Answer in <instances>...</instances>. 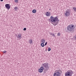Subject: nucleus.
<instances>
[{
  "label": "nucleus",
  "mask_w": 76,
  "mask_h": 76,
  "mask_svg": "<svg viewBox=\"0 0 76 76\" xmlns=\"http://www.w3.org/2000/svg\"><path fill=\"white\" fill-rule=\"evenodd\" d=\"M50 20L51 22H53V23H56V22H58V18H57V17H53V16H51L50 17Z\"/></svg>",
  "instance_id": "f257e3e1"
},
{
  "label": "nucleus",
  "mask_w": 76,
  "mask_h": 76,
  "mask_svg": "<svg viewBox=\"0 0 76 76\" xmlns=\"http://www.w3.org/2000/svg\"><path fill=\"white\" fill-rule=\"evenodd\" d=\"M75 25L73 24H70L67 27V29L69 31H72L75 29Z\"/></svg>",
  "instance_id": "f03ea898"
},
{
  "label": "nucleus",
  "mask_w": 76,
  "mask_h": 76,
  "mask_svg": "<svg viewBox=\"0 0 76 76\" xmlns=\"http://www.w3.org/2000/svg\"><path fill=\"white\" fill-rule=\"evenodd\" d=\"M62 71L60 69L57 70L56 72H55L53 74V76H60V73L61 74Z\"/></svg>",
  "instance_id": "7ed1b4c3"
},
{
  "label": "nucleus",
  "mask_w": 76,
  "mask_h": 76,
  "mask_svg": "<svg viewBox=\"0 0 76 76\" xmlns=\"http://www.w3.org/2000/svg\"><path fill=\"white\" fill-rule=\"evenodd\" d=\"M72 75L73 71L72 70L68 71L65 73V76H72Z\"/></svg>",
  "instance_id": "20e7f679"
},
{
  "label": "nucleus",
  "mask_w": 76,
  "mask_h": 76,
  "mask_svg": "<svg viewBox=\"0 0 76 76\" xmlns=\"http://www.w3.org/2000/svg\"><path fill=\"white\" fill-rule=\"evenodd\" d=\"M70 9H67L64 13V15L66 17H68L70 15Z\"/></svg>",
  "instance_id": "39448f33"
},
{
  "label": "nucleus",
  "mask_w": 76,
  "mask_h": 76,
  "mask_svg": "<svg viewBox=\"0 0 76 76\" xmlns=\"http://www.w3.org/2000/svg\"><path fill=\"white\" fill-rule=\"evenodd\" d=\"M42 67H45L47 69V70H48V69H49V67H48V63H45L42 64Z\"/></svg>",
  "instance_id": "423d86ee"
},
{
  "label": "nucleus",
  "mask_w": 76,
  "mask_h": 76,
  "mask_svg": "<svg viewBox=\"0 0 76 76\" xmlns=\"http://www.w3.org/2000/svg\"><path fill=\"white\" fill-rule=\"evenodd\" d=\"M44 69V68L43 66H41L40 69H38V71L39 73H42L43 72V70Z\"/></svg>",
  "instance_id": "0eeeda50"
},
{
  "label": "nucleus",
  "mask_w": 76,
  "mask_h": 76,
  "mask_svg": "<svg viewBox=\"0 0 76 76\" xmlns=\"http://www.w3.org/2000/svg\"><path fill=\"white\" fill-rule=\"evenodd\" d=\"M18 39H20L22 38V35L20 34H19L16 35Z\"/></svg>",
  "instance_id": "6e6552de"
},
{
  "label": "nucleus",
  "mask_w": 76,
  "mask_h": 76,
  "mask_svg": "<svg viewBox=\"0 0 76 76\" xmlns=\"http://www.w3.org/2000/svg\"><path fill=\"white\" fill-rule=\"evenodd\" d=\"M6 8H7V9H10V4H7L5 5Z\"/></svg>",
  "instance_id": "1a4fd4ad"
},
{
  "label": "nucleus",
  "mask_w": 76,
  "mask_h": 76,
  "mask_svg": "<svg viewBox=\"0 0 76 76\" xmlns=\"http://www.w3.org/2000/svg\"><path fill=\"white\" fill-rule=\"evenodd\" d=\"M47 16H50L51 15V12H47L45 14Z\"/></svg>",
  "instance_id": "9d476101"
},
{
  "label": "nucleus",
  "mask_w": 76,
  "mask_h": 76,
  "mask_svg": "<svg viewBox=\"0 0 76 76\" xmlns=\"http://www.w3.org/2000/svg\"><path fill=\"white\" fill-rule=\"evenodd\" d=\"M50 35L52 36H53V37H55V35H54V34L52 33H49Z\"/></svg>",
  "instance_id": "9b49d317"
},
{
  "label": "nucleus",
  "mask_w": 76,
  "mask_h": 76,
  "mask_svg": "<svg viewBox=\"0 0 76 76\" xmlns=\"http://www.w3.org/2000/svg\"><path fill=\"white\" fill-rule=\"evenodd\" d=\"M29 44H32V40L31 39H30V40H29Z\"/></svg>",
  "instance_id": "f8f14e48"
},
{
  "label": "nucleus",
  "mask_w": 76,
  "mask_h": 76,
  "mask_svg": "<svg viewBox=\"0 0 76 76\" xmlns=\"http://www.w3.org/2000/svg\"><path fill=\"white\" fill-rule=\"evenodd\" d=\"M58 23V22H57V21L56 23H52V24H53L54 26H56V25H57V24Z\"/></svg>",
  "instance_id": "ddd939ff"
},
{
  "label": "nucleus",
  "mask_w": 76,
  "mask_h": 76,
  "mask_svg": "<svg viewBox=\"0 0 76 76\" xmlns=\"http://www.w3.org/2000/svg\"><path fill=\"white\" fill-rule=\"evenodd\" d=\"M42 43H45V39H42L41 40Z\"/></svg>",
  "instance_id": "4468645a"
},
{
  "label": "nucleus",
  "mask_w": 76,
  "mask_h": 76,
  "mask_svg": "<svg viewBox=\"0 0 76 76\" xmlns=\"http://www.w3.org/2000/svg\"><path fill=\"white\" fill-rule=\"evenodd\" d=\"M36 12H37V10H32V12L33 13H35Z\"/></svg>",
  "instance_id": "2eb2a0df"
},
{
  "label": "nucleus",
  "mask_w": 76,
  "mask_h": 76,
  "mask_svg": "<svg viewBox=\"0 0 76 76\" xmlns=\"http://www.w3.org/2000/svg\"><path fill=\"white\" fill-rule=\"evenodd\" d=\"M41 45L42 47H44V44L43 43H42L41 44Z\"/></svg>",
  "instance_id": "dca6fc26"
},
{
  "label": "nucleus",
  "mask_w": 76,
  "mask_h": 76,
  "mask_svg": "<svg viewBox=\"0 0 76 76\" xmlns=\"http://www.w3.org/2000/svg\"><path fill=\"white\" fill-rule=\"evenodd\" d=\"M18 7H15L14 8V10H18Z\"/></svg>",
  "instance_id": "f3484780"
},
{
  "label": "nucleus",
  "mask_w": 76,
  "mask_h": 76,
  "mask_svg": "<svg viewBox=\"0 0 76 76\" xmlns=\"http://www.w3.org/2000/svg\"><path fill=\"white\" fill-rule=\"evenodd\" d=\"M73 10H74V11H75L76 12V7H74L73 8Z\"/></svg>",
  "instance_id": "a211bd4d"
},
{
  "label": "nucleus",
  "mask_w": 76,
  "mask_h": 76,
  "mask_svg": "<svg viewBox=\"0 0 76 76\" xmlns=\"http://www.w3.org/2000/svg\"><path fill=\"white\" fill-rule=\"evenodd\" d=\"M60 33L59 32L58 33L57 36H60Z\"/></svg>",
  "instance_id": "6ab92c4d"
},
{
  "label": "nucleus",
  "mask_w": 76,
  "mask_h": 76,
  "mask_svg": "<svg viewBox=\"0 0 76 76\" xmlns=\"http://www.w3.org/2000/svg\"><path fill=\"white\" fill-rule=\"evenodd\" d=\"M51 51V48H48V51Z\"/></svg>",
  "instance_id": "aec40b11"
},
{
  "label": "nucleus",
  "mask_w": 76,
  "mask_h": 76,
  "mask_svg": "<svg viewBox=\"0 0 76 76\" xmlns=\"http://www.w3.org/2000/svg\"><path fill=\"white\" fill-rule=\"evenodd\" d=\"M18 0H15V3H18Z\"/></svg>",
  "instance_id": "412c9836"
},
{
  "label": "nucleus",
  "mask_w": 76,
  "mask_h": 76,
  "mask_svg": "<svg viewBox=\"0 0 76 76\" xmlns=\"http://www.w3.org/2000/svg\"><path fill=\"white\" fill-rule=\"evenodd\" d=\"M23 31H26V28H25L23 29Z\"/></svg>",
  "instance_id": "4be33fe9"
},
{
  "label": "nucleus",
  "mask_w": 76,
  "mask_h": 76,
  "mask_svg": "<svg viewBox=\"0 0 76 76\" xmlns=\"http://www.w3.org/2000/svg\"><path fill=\"white\" fill-rule=\"evenodd\" d=\"M47 44V42H46L45 44V45H46Z\"/></svg>",
  "instance_id": "5701e85b"
},
{
  "label": "nucleus",
  "mask_w": 76,
  "mask_h": 76,
  "mask_svg": "<svg viewBox=\"0 0 76 76\" xmlns=\"http://www.w3.org/2000/svg\"><path fill=\"white\" fill-rule=\"evenodd\" d=\"M3 52L4 53H6V51L5 50H4L3 51Z\"/></svg>",
  "instance_id": "b1692460"
},
{
  "label": "nucleus",
  "mask_w": 76,
  "mask_h": 76,
  "mask_svg": "<svg viewBox=\"0 0 76 76\" xmlns=\"http://www.w3.org/2000/svg\"><path fill=\"white\" fill-rule=\"evenodd\" d=\"M75 40H76V35L75 36Z\"/></svg>",
  "instance_id": "393cba45"
},
{
  "label": "nucleus",
  "mask_w": 76,
  "mask_h": 76,
  "mask_svg": "<svg viewBox=\"0 0 76 76\" xmlns=\"http://www.w3.org/2000/svg\"><path fill=\"white\" fill-rule=\"evenodd\" d=\"M1 1H3V0H0Z\"/></svg>",
  "instance_id": "a878e982"
},
{
  "label": "nucleus",
  "mask_w": 76,
  "mask_h": 76,
  "mask_svg": "<svg viewBox=\"0 0 76 76\" xmlns=\"http://www.w3.org/2000/svg\"><path fill=\"white\" fill-rule=\"evenodd\" d=\"M49 10H51V9H49Z\"/></svg>",
  "instance_id": "bb28decb"
}]
</instances>
